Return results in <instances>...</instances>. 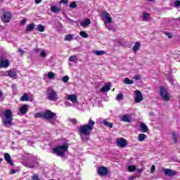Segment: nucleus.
Listing matches in <instances>:
<instances>
[{
	"mask_svg": "<svg viewBox=\"0 0 180 180\" xmlns=\"http://www.w3.org/2000/svg\"><path fill=\"white\" fill-rule=\"evenodd\" d=\"M94 126H95V121L92 119H89L87 124L80 125L78 131L81 136L82 141L84 143L88 141L89 139L86 136H91V133L94 130Z\"/></svg>",
	"mask_w": 180,
	"mask_h": 180,
	"instance_id": "obj_1",
	"label": "nucleus"
},
{
	"mask_svg": "<svg viewBox=\"0 0 180 180\" xmlns=\"http://www.w3.org/2000/svg\"><path fill=\"white\" fill-rule=\"evenodd\" d=\"M65 151H68V144L65 143L62 146H58L53 149V154H57L58 157H64Z\"/></svg>",
	"mask_w": 180,
	"mask_h": 180,
	"instance_id": "obj_2",
	"label": "nucleus"
},
{
	"mask_svg": "<svg viewBox=\"0 0 180 180\" xmlns=\"http://www.w3.org/2000/svg\"><path fill=\"white\" fill-rule=\"evenodd\" d=\"M4 117L6 119L5 121H4V125L5 127H11L12 124V122L13 121V117L12 116V111L9 109L6 110L4 112Z\"/></svg>",
	"mask_w": 180,
	"mask_h": 180,
	"instance_id": "obj_3",
	"label": "nucleus"
},
{
	"mask_svg": "<svg viewBox=\"0 0 180 180\" xmlns=\"http://www.w3.org/2000/svg\"><path fill=\"white\" fill-rule=\"evenodd\" d=\"M43 118L46 120H56L57 119V114L50 110H46L43 112Z\"/></svg>",
	"mask_w": 180,
	"mask_h": 180,
	"instance_id": "obj_4",
	"label": "nucleus"
},
{
	"mask_svg": "<svg viewBox=\"0 0 180 180\" xmlns=\"http://www.w3.org/2000/svg\"><path fill=\"white\" fill-rule=\"evenodd\" d=\"M101 17L105 25H110V23H112V17L106 11H102L101 13Z\"/></svg>",
	"mask_w": 180,
	"mask_h": 180,
	"instance_id": "obj_5",
	"label": "nucleus"
},
{
	"mask_svg": "<svg viewBox=\"0 0 180 180\" xmlns=\"http://www.w3.org/2000/svg\"><path fill=\"white\" fill-rule=\"evenodd\" d=\"M160 95L163 101H165V102H168V101L171 99V97H169V94L168 93V91H167V89H165L164 86H160Z\"/></svg>",
	"mask_w": 180,
	"mask_h": 180,
	"instance_id": "obj_6",
	"label": "nucleus"
},
{
	"mask_svg": "<svg viewBox=\"0 0 180 180\" xmlns=\"http://www.w3.org/2000/svg\"><path fill=\"white\" fill-rule=\"evenodd\" d=\"M48 93V99L49 101H57L58 99V96H57V92L56 91L53 90L52 89H47Z\"/></svg>",
	"mask_w": 180,
	"mask_h": 180,
	"instance_id": "obj_7",
	"label": "nucleus"
},
{
	"mask_svg": "<svg viewBox=\"0 0 180 180\" xmlns=\"http://www.w3.org/2000/svg\"><path fill=\"white\" fill-rule=\"evenodd\" d=\"M134 94L136 95V97L134 98L135 103H140V102H141V101H143V94H141L139 90H136L134 91Z\"/></svg>",
	"mask_w": 180,
	"mask_h": 180,
	"instance_id": "obj_8",
	"label": "nucleus"
},
{
	"mask_svg": "<svg viewBox=\"0 0 180 180\" xmlns=\"http://www.w3.org/2000/svg\"><path fill=\"white\" fill-rule=\"evenodd\" d=\"M11 18H12V15L11 14V13L8 11L4 12L3 14L2 21L4 23H9V22H11Z\"/></svg>",
	"mask_w": 180,
	"mask_h": 180,
	"instance_id": "obj_9",
	"label": "nucleus"
},
{
	"mask_svg": "<svg viewBox=\"0 0 180 180\" xmlns=\"http://www.w3.org/2000/svg\"><path fill=\"white\" fill-rule=\"evenodd\" d=\"M108 172H109V170H108V168L105 167H100L98 169V174L101 176H105V175H108Z\"/></svg>",
	"mask_w": 180,
	"mask_h": 180,
	"instance_id": "obj_10",
	"label": "nucleus"
},
{
	"mask_svg": "<svg viewBox=\"0 0 180 180\" xmlns=\"http://www.w3.org/2000/svg\"><path fill=\"white\" fill-rule=\"evenodd\" d=\"M117 144L121 147V148H124L127 146V140L124 138H120L117 140Z\"/></svg>",
	"mask_w": 180,
	"mask_h": 180,
	"instance_id": "obj_11",
	"label": "nucleus"
},
{
	"mask_svg": "<svg viewBox=\"0 0 180 180\" xmlns=\"http://www.w3.org/2000/svg\"><path fill=\"white\" fill-rule=\"evenodd\" d=\"M120 121L124 122L125 123H130V122H131V115H130V114L124 115L120 118Z\"/></svg>",
	"mask_w": 180,
	"mask_h": 180,
	"instance_id": "obj_12",
	"label": "nucleus"
},
{
	"mask_svg": "<svg viewBox=\"0 0 180 180\" xmlns=\"http://www.w3.org/2000/svg\"><path fill=\"white\" fill-rule=\"evenodd\" d=\"M8 75L10 77V78H13V79H16V78H18L17 72L15 69L8 70Z\"/></svg>",
	"mask_w": 180,
	"mask_h": 180,
	"instance_id": "obj_13",
	"label": "nucleus"
},
{
	"mask_svg": "<svg viewBox=\"0 0 180 180\" xmlns=\"http://www.w3.org/2000/svg\"><path fill=\"white\" fill-rule=\"evenodd\" d=\"M163 171L167 176H174L176 174V171H172L171 169H164Z\"/></svg>",
	"mask_w": 180,
	"mask_h": 180,
	"instance_id": "obj_14",
	"label": "nucleus"
},
{
	"mask_svg": "<svg viewBox=\"0 0 180 180\" xmlns=\"http://www.w3.org/2000/svg\"><path fill=\"white\" fill-rule=\"evenodd\" d=\"M110 88H112V83L108 82L101 89V92H109Z\"/></svg>",
	"mask_w": 180,
	"mask_h": 180,
	"instance_id": "obj_15",
	"label": "nucleus"
},
{
	"mask_svg": "<svg viewBox=\"0 0 180 180\" xmlns=\"http://www.w3.org/2000/svg\"><path fill=\"white\" fill-rule=\"evenodd\" d=\"M8 67H9V60L2 58L0 60V68H8Z\"/></svg>",
	"mask_w": 180,
	"mask_h": 180,
	"instance_id": "obj_16",
	"label": "nucleus"
},
{
	"mask_svg": "<svg viewBox=\"0 0 180 180\" xmlns=\"http://www.w3.org/2000/svg\"><path fill=\"white\" fill-rule=\"evenodd\" d=\"M4 159L8 164H10L11 167H13V162H12V158H11V155H9V153H4Z\"/></svg>",
	"mask_w": 180,
	"mask_h": 180,
	"instance_id": "obj_17",
	"label": "nucleus"
},
{
	"mask_svg": "<svg viewBox=\"0 0 180 180\" xmlns=\"http://www.w3.org/2000/svg\"><path fill=\"white\" fill-rule=\"evenodd\" d=\"M27 110H29V105L25 104L20 108V113H21V115H26Z\"/></svg>",
	"mask_w": 180,
	"mask_h": 180,
	"instance_id": "obj_18",
	"label": "nucleus"
},
{
	"mask_svg": "<svg viewBox=\"0 0 180 180\" xmlns=\"http://www.w3.org/2000/svg\"><path fill=\"white\" fill-rule=\"evenodd\" d=\"M67 99H68V101H71L72 103H77V101H78V98L75 94L68 95Z\"/></svg>",
	"mask_w": 180,
	"mask_h": 180,
	"instance_id": "obj_19",
	"label": "nucleus"
},
{
	"mask_svg": "<svg viewBox=\"0 0 180 180\" xmlns=\"http://www.w3.org/2000/svg\"><path fill=\"white\" fill-rule=\"evenodd\" d=\"M148 127H147V125L144 123H141L140 124V131H141V133H147V131H148Z\"/></svg>",
	"mask_w": 180,
	"mask_h": 180,
	"instance_id": "obj_20",
	"label": "nucleus"
},
{
	"mask_svg": "<svg viewBox=\"0 0 180 180\" xmlns=\"http://www.w3.org/2000/svg\"><path fill=\"white\" fill-rule=\"evenodd\" d=\"M141 46V44H140V41L135 42V44L133 46L134 53H137V51H139V50H140Z\"/></svg>",
	"mask_w": 180,
	"mask_h": 180,
	"instance_id": "obj_21",
	"label": "nucleus"
},
{
	"mask_svg": "<svg viewBox=\"0 0 180 180\" xmlns=\"http://www.w3.org/2000/svg\"><path fill=\"white\" fill-rule=\"evenodd\" d=\"M89 25H91V20L89 18L80 22V26H82V27H86Z\"/></svg>",
	"mask_w": 180,
	"mask_h": 180,
	"instance_id": "obj_22",
	"label": "nucleus"
},
{
	"mask_svg": "<svg viewBox=\"0 0 180 180\" xmlns=\"http://www.w3.org/2000/svg\"><path fill=\"white\" fill-rule=\"evenodd\" d=\"M30 98L29 97V94L27 93H25L20 98V102H26L29 101Z\"/></svg>",
	"mask_w": 180,
	"mask_h": 180,
	"instance_id": "obj_23",
	"label": "nucleus"
},
{
	"mask_svg": "<svg viewBox=\"0 0 180 180\" xmlns=\"http://www.w3.org/2000/svg\"><path fill=\"white\" fill-rule=\"evenodd\" d=\"M24 165L27 167V168H34L36 165H37V162H33L32 163L30 162H24Z\"/></svg>",
	"mask_w": 180,
	"mask_h": 180,
	"instance_id": "obj_24",
	"label": "nucleus"
},
{
	"mask_svg": "<svg viewBox=\"0 0 180 180\" xmlns=\"http://www.w3.org/2000/svg\"><path fill=\"white\" fill-rule=\"evenodd\" d=\"M103 124L105 127H108L109 129H112V127H113V123L109 122L106 120H103Z\"/></svg>",
	"mask_w": 180,
	"mask_h": 180,
	"instance_id": "obj_25",
	"label": "nucleus"
},
{
	"mask_svg": "<svg viewBox=\"0 0 180 180\" xmlns=\"http://www.w3.org/2000/svg\"><path fill=\"white\" fill-rule=\"evenodd\" d=\"M34 27H36V25H34V23L29 24L27 26L26 31L27 32H32V30H34Z\"/></svg>",
	"mask_w": 180,
	"mask_h": 180,
	"instance_id": "obj_26",
	"label": "nucleus"
},
{
	"mask_svg": "<svg viewBox=\"0 0 180 180\" xmlns=\"http://www.w3.org/2000/svg\"><path fill=\"white\" fill-rule=\"evenodd\" d=\"M65 41H71L72 40H74V35L72 34H69L65 35L64 38Z\"/></svg>",
	"mask_w": 180,
	"mask_h": 180,
	"instance_id": "obj_27",
	"label": "nucleus"
},
{
	"mask_svg": "<svg viewBox=\"0 0 180 180\" xmlns=\"http://www.w3.org/2000/svg\"><path fill=\"white\" fill-rule=\"evenodd\" d=\"M179 137V135L176 131H173L172 139H173L175 143H178Z\"/></svg>",
	"mask_w": 180,
	"mask_h": 180,
	"instance_id": "obj_28",
	"label": "nucleus"
},
{
	"mask_svg": "<svg viewBox=\"0 0 180 180\" xmlns=\"http://www.w3.org/2000/svg\"><path fill=\"white\" fill-rule=\"evenodd\" d=\"M51 11L53 13H58L61 11V9L58 8V7H57L56 6H52L51 7Z\"/></svg>",
	"mask_w": 180,
	"mask_h": 180,
	"instance_id": "obj_29",
	"label": "nucleus"
},
{
	"mask_svg": "<svg viewBox=\"0 0 180 180\" xmlns=\"http://www.w3.org/2000/svg\"><path fill=\"white\" fill-rule=\"evenodd\" d=\"M142 19H143L145 22H148V20H150V14L148 13H144L142 15Z\"/></svg>",
	"mask_w": 180,
	"mask_h": 180,
	"instance_id": "obj_30",
	"label": "nucleus"
},
{
	"mask_svg": "<svg viewBox=\"0 0 180 180\" xmlns=\"http://www.w3.org/2000/svg\"><path fill=\"white\" fill-rule=\"evenodd\" d=\"M147 139V135L144 134H140L138 136L139 141H144Z\"/></svg>",
	"mask_w": 180,
	"mask_h": 180,
	"instance_id": "obj_31",
	"label": "nucleus"
},
{
	"mask_svg": "<svg viewBox=\"0 0 180 180\" xmlns=\"http://www.w3.org/2000/svg\"><path fill=\"white\" fill-rule=\"evenodd\" d=\"M69 61L71 63H77V61H78V57L76 55L72 56L69 57Z\"/></svg>",
	"mask_w": 180,
	"mask_h": 180,
	"instance_id": "obj_32",
	"label": "nucleus"
},
{
	"mask_svg": "<svg viewBox=\"0 0 180 180\" xmlns=\"http://www.w3.org/2000/svg\"><path fill=\"white\" fill-rule=\"evenodd\" d=\"M47 78L49 79H56V74L53 72H49L47 75Z\"/></svg>",
	"mask_w": 180,
	"mask_h": 180,
	"instance_id": "obj_33",
	"label": "nucleus"
},
{
	"mask_svg": "<svg viewBox=\"0 0 180 180\" xmlns=\"http://www.w3.org/2000/svg\"><path fill=\"white\" fill-rule=\"evenodd\" d=\"M124 84H127V85H131L132 84H134V82L133 80H131L127 77L124 79Z\"/></svg>",
	"mask_w": 180,
	"mask_h": 180,
	"instance_id": "obj_34",
	"label": "nucleus"
},
{
	"mask_svg": "<svg viewBox=\"0 0 180 180\" xmlns=\"http://www.w3.org/2000/svg\"><path fill=\"white\" fill-rule=\"evenodd\" d=\"M105 53L106 52L104 51H94V53L96 54V56H103Z\"/></svg>",
	"mask_w": 180,
	"mask_h": 180,
	"instance_id": "obj_35",
	"label": "nucleus"
},
{
	"mask_svg": "<svg viewBox=\"0 0 180 180\" xmlns=\"http://www.w3.org/2000/svg\"><path fill=\"white\" fill-rule=\"evenodd\" d=\"M123 99H124V96L122 93L119 94L116 97V100L118 101H123Z\"/></svg>",
	"mask_w": 180,
	"mask_h": 180,
	"instance_id": "obj_36",
	"label": "nucleus"
},
{
	"mask_svg": "<svg viewBox=\"0 0 180 180\" xmlns=\"http://www.w3.org/2000/svg\"><path fill=\"white\" fill-rule=\"evenodd\" d=\"M79 35L82 37H84V39H86L88 37H89V35H88L87 33L85 32V31H81L79 32Z\"/></svg>",
	"mask_w": 180,
	"mask_h": 180,
	"instance_id": "obj_37",
	"label": "nucleus"
},
{
	"mask_svg": "<svg viewBox=\"0 0 180 180\" xmlns=\"http://www.w3.org/2000/svg\"><path fill=\"white\" fill-rule=\"evenodd\" d=\"M137 168L134 165H131L128 167V171L129 172H134V171H136Z\"/></svg>",
	"mask_w": 180,
	"mask_h": 180,
	"instance_id": "obj_38",
	"label": "nucleus"
},
{
	"mask_svg": "<svg viewBox=\"0 0 180 180\" xmlns=\"http://www.w3.org/2000/svg\"><path fill=\"white\" fill-rule=\"evenodd\" d=\"M69 6L71 9H75L77 8L78 6L77 5V3L75 1H73L70 4Z\"/></svg>",
	"mask_w": 180,
	"mask_h": 180,
	"instance_id": "obj_39",
	"label": "nucleus"
},
{
	"mask_svg": "<svg viewBox=\"0 0 180 180\" xmlns=\"http://www.w3.org/2000/svg\"><path fill=\"white\" fill-rule=\"evenodd\" d=\"M44 29H45V27L44 25H41L40 24L37 25L38 32H44Z\"/></svg>",
	"mask_w": 180,
	"mask_h": 180,
	"instance_id": "obj_40",
	"label": "nucleus"
},
{
	"mask_svg": "<svg viewBox=\"0 0 180 180\" xmlns=\"http://www.w3.org/2000/svg\"><path fill=\"white\" fill-rule=\"evenodd\" d=\"M106 27L108 28V30L112 31V32H116V28L113 25H107Z\"/></svg>",
	"mask_w": 180,
	"mask_h": 180,
	"instance_id": "obj_41",
	"label": "nucleus"
},
{
	"mask_svg": "<svg viewBox=\"0 0 180 180\" xmlns=\"http://www.w3.org/2000/svg\"><path fill=\"white\" fill-rule=\"evenodd\" d=\"M70 79V77L68 76H64L62 77L63 82H68V80Z\"/></svg>",
	"mask_w": 180,
	"mask_h": 180,
	"instance_id": "obj_42",
	"label": "nucleus"
},
{
	"mask_svg": "<svg viewBox=\"0 0 180 180\" xmlns=\"http://www.w3.org/2000/svg\"><path fill=\"white\" fill-rule=\"evenodd\" d=\"M165 36H167L168 39H172V34L171 32H165Z\"/></svg>",
	"mask_w": 180,
	"mask_h": 180,
	"instance_id": "obj_43",
	"label": "nucleus"
},
{
	"mask_svg": "<svg viewBox=\"0 0 180 180\" xmlns=\"http://www.w3.org/2000/svg\"><path fill=\"white\" fill-rule=\"evenodd\" d=\"M34 117L36 118H39V117H43V112L40 113V112H37L34 115Z\"/></svg>",
	"mask_w": 180,
	"mask_h": 180,
	"instance_id": "obj_44",
	"label": "nucleus"
},
{
	"mask_svg": "<svg viewBox=\"0 0 180 180\" xmlns=\"http://www.w3.org/2000/svg\"><path fill=\"white\" fill-rule=\"evenodd\" d=\"M174 6L176 8H179V6H180V1L179 0H176V1H174Z\"/></svg>",
	"mask_w": 180,
	"mask_h": 180,
	"instance_id": "obj_45",
	"label": "nucleus"
},
{
	"mask_svg": "<svg viewBox=\"0 0 180 180\" xmlns=\"http://www.w3.org/2000/svg\"><path fill=\"white\" fill-rule=\"evenodd\" d=\"M155 171V165H152L150 172L151 174H154V172Z\"/></svg>",
	"mask_w": 180,
	"mask_h": 180,
	"instance_id": "obj_46",
	"label": "nucleus"
},
{
	"mask_svg": "<svg viewBox=\"0 0 180 180\" xmlns=\"http://www.w3.org/2000/svg\"><path fill=\"white\" fill-rule=\"evenodd\" d=\"M134 79H135L136 81H140L141 79V77L140 75H136L134 77Z\"/></svg>",
	"mask_w": 180,
	"mask_h": 180,
	"instance_id": "obj_47",
	"label": "nucleus"
},
{
	"mask_svg": "<svg viewBox=\"0 0 180 180\" xmlns=\"http://www.w3.org/2000/svg\"><path fill=\"white\" fill-rule=\"evenodd\" d=\"M32 179L33 180H40V179H39V176H37V174H34V176H32Z\"/></svg>",
	"mask_w": 180,
	"mask_h": 180,
	"instance_id": "obj_48",
	"label": "nucleus"
},
{
	"mask_svg": "<svg viewBox=\"0 0 180 180\" xmlns=\"http://www.w3.org/2000/svg\"><path fill=\"white\" fill-rule=\"evenodd\" d=\"M41 57L44 58L46 56H47V53L44 51L41 52Z\"/></svg>",
	"mask_w": 180,
	"mask_h": 180,
	"instance_id": "obj_49",
	"label": "nucleus"
},
{
	"mask_svg": "<svg viewBox=\"0 0 180 180\" xmlns=\"http://www.w3.org/2000/svg\"><path fill=\"white\" fill-rule=\"evenodd\" d=\"M18 53H20L21 56H23V54H25V51H23L22 49H18Z\"/></svg>",
	"mask_w": 180,
	"mask_h": 180,
	"instance_id": "obj_50",
	"label": "nucleus"
},
{
	"mask_svg": "<svg viewBox=\"0 0 180 180\" xmlns=\"http://www.w3.org/2000/svg\"><path fill=\"white\" fill-rule=\"evenodd\" d=\"M60 4H65L67 5V4H68V0H60Z\"/></svg>",
	"mask_w": 180,
	"mask_h": 180,
	"instance_id": "obj_51",
	"label": "nucleus"
},
{
	"mask_svg": "<svg viewBox=\"0 0 180 180\" xmlns=\"http://www.w3.org/2000/svg\"><path fill=\"white\" fill-rule=\"evenodd\" d=\"M136 171H137L139 174H141V172H143V171H144V168L137 169Z\"/></svg>",
	"mask_w": 180,
	"mask_h": 180,
	"instance_id": "obj_52",
	"label": "nucleus"
},
{
	"mask_svg": "<svg viewBox=\"0 0 180 180\" xmlns=\"http://www.w3.org/2000/svg\"><path fill=\"white\" fill-rule=\"evenodd\" d=\"M65 106H68V107L71 106V103L68 101H65Z\"/></svg>",
	"mask_w": 180,
	"mask_h": 180,
	"instance_id": "obj_53",
	"label": "nucleus"
},
{
	"mask_svg": "<svg viewBox=\"0 0 180 180\" xmlns=\"http://www.w3.org/2000/svg\"><path fill=\"white\" fill-rule=\"evenodd\" d=\"M41 1H43V0H35L34 2L36 4V5H39V4H40L41 2Z\"/></svg>",
	"mask_w": 180,
	"mask_h": 180,
	"instance_id": "obj_54",
	"label": "nucleus"
},
{
	"mask_svg": "<svg viewBox=\"0 0 180 180\" xmlns=\"http://www.w3.org/2000/svg\"><path fill=\"white\" fill-rule=\"evenodd\" d=\"M26 23V18L22 19V20L21 21V25H25Z\"/></svg>",
	"mask_w": 180,
	"mask_h": 180,
	"instance_id": "obj_55",
	"label": "nucleus"
},
{
	"mask_svg": "<svg viewBox=\"0 0 180 180\" xmlns=\"http://www.w3.org/2000/svg\"><path fill=\"white\" fill-rule=\"evenodd\" d=\"M11 175H13V174H16V170L15 169H11Z\"/></svg>",
	"mask_w": 180,
	"mask_h": 180,
	"instance_id": "obj_56",
	"label": "nucleus"
},
{
	"mask_svg": "<svg viewBox=\"0 0 180 180\" xmlns=\"http://www.w3.org/2000/svg\"><path fill=\"white\" fill-rule=\"evenodd\" d=\"M71 122L73 123V124H75V123H77V120L76 119H72Z\"/></svg>",
	"mask_w": 180,
	"mask_h": 180,
	"instance_id": "obj_57",
	"label": "nucleus"
},
{
	"mask_svg": "<svg viewBox=\"0 0 180 180\" xmlns=\"http://www.w3.org/2000/svg\"><path fill=\"white\" fill-rule=\"evenodd\" d=\"M2 96H4V93L2 92V90L0 89V99L2 98Z\"/></svg>",
	"mask_w": 180,
	"mask_h": 180,
	"instance_id": "obj_58",
	"label": "nucleus"
},
{
	"mask_svg": "<svg viewBox=\"0 0 180 180\" xmlns=\"http://www.w3.org/2000/svg\"><path fill=\"white\" fill-rule=\"evenodd\" d=\"M34 51H35V53H39V51H40V49H39V48H35V49H34Z\"/></svg>",
	"mask_w": 180,
	"mask_h": 180,
	"instance_id": "obj_59",
	"label": "nucleus"
},
{
	"mask_svg": "<svg viewBox=\"0 0 180 180\" xmlns=\"http://www.w3.org/2000/svg\"><path fill=\"white\" fill-rule=\"evenodd\" d=\"M134 179V176H131L128 178V180H133Z\"/></svg>",
	"mask_w": 180,
	"mask_h": 180,
	"instance_id": "obj_60",
	"label": "nucleus"
},
{
	"mask_svg": "<svg viewBox=\"0 0 180 180\" xmlns=\"http://www.w3.org/2000/svg\"><path fill=\"white\" fill-rule=\"evenodd\" d=\"M15 133H16L18 136H20V134H22V133H20V131H15Z\"/></svg>",
	"mask_w": 180,
	"mask_h": 180,
	"instance_id": "obj_61",
	"label": "nucleus"
},
{
	"mask_svg": "<svg viewBox=\"0 0 180 180\" xmlns=\"http://www.w3.org/2000/svg\"><path fill=\"white\" fill-rule=\"evenodd\" d=\"M12 88H13V89H16V85L15 84H13L12 85Z\"/></svg>",
	"mask_w": 180,
	"mask_h": 180,
	"instance_id": "obj_62",
	"label": "nucleus"
},
{
	"mask_svg": "<svg viewBox=\"0 0 180 180\" xmlns=\"http://www.w3.org/2000/svg\"><path fill=\"white\" fill-rule=\"evenodd\" d=\"M50 123L51 124H56V122L54 121H51Z\"/></svg>",
	"mask_w": 180,
	"mask_h": 180,
	"instance_id": "obj_63",
	"label": "nucleus"
},
{
	"mask_svg": "<svg viewBox=\"0 0 180 180\" xmlns=\"http://www.w3.org/2000/svg\"><path fill=\"white\" fill-rule=\"evenodd\" d=\"M70 22H71V23H75V22L71 19H69Z\"/></svg>",
	"mask_w": 180,
	"mask_h": 180,
	"instance_id": "obj_64",
	"label": "nucleus"
}]
</instances>
